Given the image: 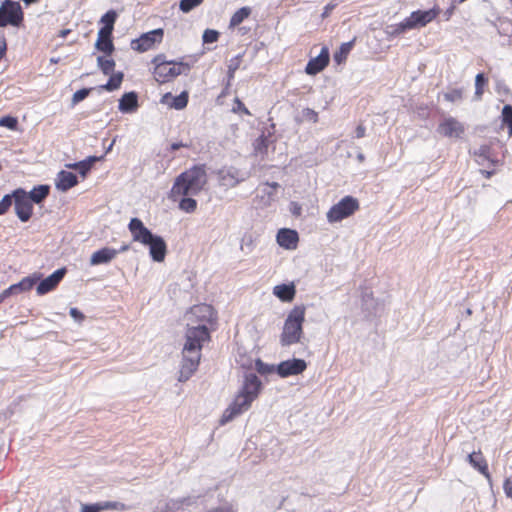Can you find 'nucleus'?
Wrapping results in <instances>:
<instances>
[{
  "mask_svg": "<svg viewBox=\"0 0 512 512\" xmlns=\"http://www.w3.org/2000/svg\"><path fill=\"white\" fill-rule=\"evenodd\" d=\"M186 326V342L183 348V360L179 375V381L181 382L188 380L196 371L203 343L210 338L207 326L203 324Z\"/></svg>",
  "mask_w": 512,
  "mask_h": 512,
  "instance_id": "1",
  "label": "nucleus"
},
{
  "mask_svg": "<svg viewBox=\"0 0 512 512\" xmlns=\"http://www.w3.org/2000/svg\"><path fill=\"white\" fill-rule=\"evenodd\" d=\"M133 240L149 247V254L153 261L162 262L165 258L167 246L164 239L153 234L139 218H132L128 224Z\"/></svg>",
  "mask_w": 512,
  "mask_h": 512,
  "instance_id": "2",
  "label": "nucleus"
},
{
  "mask_svg": "<svg viewBox=\"0 0 512 512\" xmlns=\"http://www.w3.org/2000/svg\"><path fill=\"white\" fill-rule=\"evenodd\" d=\"M207 182L206 171L202 166H194L181 173L171 189L173 197L197 195Z\"/></svg>",
  "mask_w": 512,
  "mask_h": 512,
  "instance_id": "3",
  "label": "nucleus"
},
{
  "mask_svg": "<svg viewBox=\"0 0 512 512\" xmlns=\"http://www.w3.org/2000/svg\"><path fill=\"white\" fill-rule=\"evenodd\" d=\"M305 320V308L302 306L294 307L285 319L282 333L280 335V344L290 346L301 341L303 336V323Z\"/></svg>",
  "mask_w": 512,
  "mask_h": 512,
  "instance_id": "4",
  "label": "nucleus"
},
{
  "mask_svg": "<svg viewBox=\"0 0 512 512\" xmlns=\"http://www.w3.org/2000/svg\"><path fill=\"white\" fill-rule=\"evenodd\" d=\"M359 209V202L352 196H345L326 213L329 223H337L353 215Z\"/></svg>",
  "mask_w": 512,
  "mask_h": 512,
  "instance_id": "5",
  "label": "nucleus"
},
{
  "mask_svg": "<svg viewBox=\"0 0 512 512\" xmlns=\"http://www.w3.org/2000/svg\"><path fill=\"white\" fill-rule=\"evenodd\" d=\"M23 21V11L19 2L5 0L0 6V27H18Z\"/></svg>",
  "mask_w": 512,
  "mask_h": 512,
  "instance_id": "6",
  "label": "nucleus"
},
{
  "mask_svg": "<svg viewBox=\"0 0 512 512\" xmlns=\"http://www.w3.org/2000/svg\"><path fill=\"white\" fill-rule=\"evenodd\" d=\"M215 319L214 309L208 304L195 305L185 314L186 325L207 326Z\"/></svg>",
  "mask_w": 512,
  "mask_h": 512,
  "instance_id": "7",
  "label": "nucleus"
},
{
  "mask_svg": "<svg viewBox=\"0 0 512 512\" xmlns=\"http://www.w3.org/2000/svg\"><path fill=\"white\" fill-rule=\"evenodd\" d=\"M217 180L220 186L229 189L237 186L248 178V174L234 166H224L217 172Z\"/></svg>",
  "mask_w": 512,
  "mask_h": 512,
  "instance_id": "8",
  "label": "nucleus"
},
{
  "mask_svg": "<svg viewBox=\"0 0 512 512\" xmlns=\"http://www.w3.org/2000/svg\"><path fill=\"white\" fill-rule=\"evenodd\" d=\"M184 70H189V66L183 63L167 61L158 63L154 69V78L158 82H167L170 79L180 75Z\"/></svg>",
  "mask_w": 512,
  "mask_h": 512,
  "instance_id": "9",
  "label": "nucleus"
},
{
  "mask_svg": "<svg viewBox=\"0 0 512 512\" xmlns=\"http://www.w3.org/2000/svg\"><path fill=\"white\" fill-rule=\"evenodd\" d=\"M254 400L242 393H238L233 403L224 411L220 423L222 425L231 421L237 415L248 410Z\"/></svg>",
  "mask_w": 512,
  "mask_h": 512,
  "instance_id": "10",
  "label": "nucleus"
},
{
  "mask_svg": "<svg viewBox=\"0 0 512 512\" xmlns=\"http://www.w3.org/2000/svg\"><path fill=\"white\" fill-rule=\"evenodd\" d=\"M15 213L22 222H27L32 215L33 203L25 190L19 188L13 192Z\"/></svg>",
  "mask_w": 512,
  "mask_h": 512,
  "instance_id": "11",
  "label": "nucleus"
},
{
  "mask_svg": "<svg viewBox=\"0 0 512 512\" xmlns=\"http://www.w3.org/2000/svg\"><path fill=\"white\" fill-rule=\"evenodd\" d=\"M163 29L157 28L149 32L143 33L138 39L131 43L132 49L145 52L151 49L156 43H160L163 39Z\"/></svg>",
  "mask_w": 512,
  "mask_h": 512,
  "instance_id": "12",
  "label": "nucleus"
},
{
  "mask_svg": "<svg viewBox=\"0 0 512 512\" xmlns=\"http://www.w3.org/2000/svg\"><path fill=\"white\" fill-rule=\"evenodd\" d=\"M438 15V11L436 9L429 10H417L410 14L409 17L404 19V27H408L409 30L424 27L431 21H433Z\"/></svg>",
  "mask_w": 512,
  "mask_h": 512,
  "instance_id": "13",
  "label": "nucleus"
},
{
  "mask_svg": "<svg viewBox=\"0 0 512 512\" xmlns=\"http://www.w3.org/2000/svg\"><path fill=\"white\" fill-rule=\"evenodd\" d=\"M307 367V363L303 359L293 358L280 362L276 366L277 374L286 378L293 375L301 374Z\"/></svg>",
  "mask_w": 512,
  "mask_h": 512,
  "instance_id": "14",
  "label": "nucleus"
},
{
  "mask_svg": "<svg viewBox=\"0 0 512 512\" xmlns=\"http://www.w3.org/2000/svg\"><path fill=\"white\" fill-rule=\"evenodd\" d=\"M437 132L448 138H460L464 132V125L454 117L445 118L438 126Z\"/></svg>",
  "mask_w": 512,
  "mask_h": 512,
  "instance_id": "15",
  "label": "nucleus"
},
{
  "mask_svg": "<svg viewBox=\"0 0 512 512\" xmlns=\"http://www.w3.org/2000/svg\"><path fill=\"white\" fill-rule=\"evenodd\" d=\"M66 274L65 268H60L54 271L51 275L41 280L36 288L38 295H44L53 289L60 283Z\"/></svg>",
  "mask_w": 512,
  "mask_h": 512,
  "instance_id": "16",
  "label": "nucleus"
},
{
  "mask_svg": "<svg viewBox=\"0 0 512 512\" xmlns=\"http://www.w3.org/2000/svg\"><path fill=\"white\" fill-rule=\"evenodd\" d=\"M261 387L262 383L256 374L246 373L239 392L255 400L261 391Z\"/></svg>",
  "mask_w": 512,
  "mask_h": 512,
  "instance_id": "17",
  "label": "nucleus"
},
{
  "mask_svg": "<svg viewBox=\"0 0 512 512\" xmlns=\"http://www.w3.org/2000/svg\"><path fill=\"white\" fill-rule=\"evenodd\" d=\"M329 63V50L323 47L318 56L311 58L306 65L305 72L308 75H316L322 71Z\"/></svg>",
  "mask_w": 512,
  "mask_h": 512,
  "instance_id": "18",
  "label": "nucleus"
},
{
  "mask_svg": "<svg viewBox=\"0 0 512 512\" xmlns=\"http://www.w3.org/2000/svg\"><path fill=\"white\" fill-rule=\"evenodd\" d=\"M467 461L469 464L476 469L479 473H481L487 481L491 484V475L488 471V465L486 460L484 459L482 453L480 451H473L467 455Z\"/></svg>",
  "mask_w": 512,
  "mask_h": 512,
  "instance_id": "19",
  "label": "nucleus"
},
{
  "mask_svg": "<svg viewBox=\"0 0 512 512\" xmlns=\"http://www.w3.org/2000/svg\"><path fill=\"white\" fill-rule=\"evenodd\" d=\"M41 275L39 273H34L30 276L23 278L20 282L11 285L7 290H5L4 295L16 294L22 291H28L32 289V287L40 280Z\"/></svg>",
  "mask_w": 512,
  "mask_h": 512,
  "instance_id": "20",
  "label": "nucleus"
},
{
  "mask_svg": "<svg viewBox=\"0 0 512 512\" xmlns=\"http://www.w3.org/2000/svg\"><path fill=\"white\" fill-rule=\"evenodd\" d=\"M78 183L77 176L69 171L61 170L55 179V186L59 191L66 192Z\"/></svg>",
  "mask_w": 512,
  "mask_h": 512,
  "instance_id": "21",
  "label": "nucleus"
},
{
  "mask_svg": "<svg viewBox=\"0 0 512 512\" xmlns=\"http://www.w3.org/2000/svg\"><path fill=\"white\" fill-rule=\"evenodd\" d=\"M298 234L296 231L283 228L277 233V243L285 249H294L297 246Z\"/></svg>",
  "mask_w": 512,
  "mask_h": 512,
  "instance_id": "22",
  "label": "nucleus"
},
{
  "mask_svg": "<svg viewBox=\"0 0 512 512\" xmlns=\"http://www.w3.org/2000/svg\"><path fill=\"white\" fill-rule=\"evenodd\" d=\"M118 251L113 248L104 247L95 251L90 258L91 265L107 264L116 257Z\"/></svg>",
  "mask_w": 512,
  "mask_h": 512,
  "instance_id": "23",
  "label": "nucleus"
},
{
  "mask_svg": "<svg viewBox=\"0 0 512 512\" xmlns=\"http://www.w3.org/2000/svg\"><path fill=\"white\" fill-rule=\"evenodd\" d=\"M138 107V96L135 92L125 93L119 100L118 108L122 113H131Z\"/></svg>",
  "mask_w": 512,
  "mask_h": 512,
  "instance_id": "24",
  "label": "nucleus"
},
{
  "mask_svg": "<svg viewBox=\"0 0 512 512\" xmlns=\"http://www.w3.org/2000/svg\"><path fill=\"white\" fill-rule=\"evenodd\" d=\"M162 103L168 104L170 107L176 110H181L187 106L188 93L184 91L175 97H173L170 93H166L162 98Z\"/></svg>",
  "mask_w": 512,
  "mask_h": 512,
  "instance_id": "25",
  "label": "nucleus"
},
{
  "mask_svg": "<svg viewBox=\"0 0 512 512\" xmlns=\"http://www.w3.org/2000/svg\"><path fill=\"white\" fill-rule=\"evenodd\" d=\"M273 294L280 300L289 302L295 296V287L293 284L276 285L273 289Z\"/></svg>",
  "mask_w": 512,
  "mask_h": 512,
  "instance_id": "26",
  "label": "nucleus"
},
{
  "mask_svg": "<svg viewBox=\"0 0 512 512\" xmlns=\"http://www.w3.org/2000/svg\"><path fill=\"white\" fill-rule=\"evenodd\" d=\"M50 192V187L48 185H39L34 187L28 194L29 200L32 203L39 204L41 203Z\"/></svg>",
  "mask_w": 512,
  "mask_h": 512,
  "instance_id": "27",
  "label": "nucleus"
},
{
  "mask_svg": "<svg viewBox=\"0 0 512 512\" xmlns=\"http://www.w3.org/2000/svg\"><path fill=\"white\" fill-rule=\"evenodd\" d=\"M355 40H351L345 43H342L339 49L334 53L333 59L337 64L343 63L346 59L349 53L351 52L353 46H354Z\"/></svg>",
  "mask_w": 512,
  "mask_h": 512,
  "instance_id": "28",
  "label": "nucleus"
},
{
  "mask_svg": "<svg viewBox=\"0 0 512 512\" xmlns=\"http://www.w3.org/2000/svg\"><path fill=\"white\" fill-rule=\"evenodd\" d=\"M473 154L479 165L484 166L486 162H492L490 160V147L487 145L480 146L478 149L474 150Z\"/></svg>",
  "mask_w": 512,
  "mask_h": 512,
  "instance_id": "29",
  "label": "nucleus"
},
{
  "mask_svg": "<svg viewBox=\"0 0 512 512\" xmlns=\"http://www.w3.org/2000/svg\"><path fill=\"white\" fill-rule=\"evenodd\" d=\"M123 73L117 72L115 74H112L108 80V82L104 85H102L100 88L107 90V91H114L118 89L123 81Z\"/></svg>",
  "mask_w": 512,
  "mask_h": 512,
  "instance_id": "30",
  "label": "nucleus"
},
{
  "mask_svg": "<svg viewBox=\"0 0 512 512\" xmlns=\"http://www.w3.org/2000/svg\"><path fill=\"white\" fill-rule=\"evenodd\" d=\"M249 7H242L237 10L230 19V26L235 27L241 24L249 15H250Z\"/></svg>",
  "mask_w": 512,
  "mask_h": 512,
  "instance_id": "31",
  "label": "nucleus"
},
{
  "mask_svg": "<svg viewBox=\"0 0 512 512\" xmlns=\"http://www.w3.org/2000/svg\"><path fill=\"white\" fill-rule=\"evenodd\" d=\"M97 64H98V67L101 69V71L105 75L112 74L113 71H114V68H115V61L114 60H112V59H105L102 56H98L97 57Z\"/></svg>",
  "mask_w": 512,
  "mask_h": 512,
  "instance_id": "32",
  "label": "nucleus"
},
{
  "mask_svg": "<svg viewBox=\"0 0 512 512\" xmlns=\"http://www.w3.org/2000/svg\"><path fill=\"white\" fill-rule=\"evenodd\" d=\"M502 123L508 126L509 135L512 136V106L504 105L501 113Z\"/></svg>",
  "mask_w": 512,
  "mask_h": 512,
  "instance_id": "33",
  "label": "nucleus"
},
{
  "mask_svg": "<svg viewBox=\"0 0 512 512\" xmlns=\"http://www.w3.org/2000/svg\"><path fill=\"white\" fill-rule=\"evenodd\" d=\"M117 19V13L114 10L107 11L102 17L100 22L103 24V27L110 29L113 31L114 23Z\"/></svg>",
  "mask_w": 512,
  "mask_h": 512,
  "instance_id": "34",
  "label": "nucleus"
},
{
  "mask_svg": "<svg viewBox=\"0 0 512 512\" xmlns=\"http://www.w3.org/2000/svg\"><path fill=\"white\" fill-rule=\"evenodd\" d=\"M179 208L187 213H192L197 208V201L191 197H183L179 202Z\"/></svg>",
  "mask_w": 512,
  "mask_h": 512,
  "instance_id": "35",
  "label": "nucleus"
},
{
  "mask_svg": "<svg viewBox=\"0 0 512 512\" xmlns=\"http://www.w3.org/2000/svg\"><path fill=\"white\" fill-rule=\"evenodd\" d=\"M95 46L99 51H102L106 54H111L114 50L112 39L97 38Z\"/></svg>",
  "mask_w": 512,
  "mask_h": 512,
  "instance_id": "36",
  "label": "nucleus"
},
{
  "mask_svg": "<svg viewBox=\"0 0 512 512\" xmlns=\"http://www.w3.org/2000/svg\"><path fill=\"white\" fill-rule=\"evenodd\" d=\"M255 368L261 375H269L276 372V366L264 363L262 360L257 359L255 361Z\"/></svg>",
  "mask_w": 512,
  "mask_h": 512,
  "instance_id": "37",
  "label": "nucleus"
},
{
  "mask_svg": "<svg viewBox=\"0 0 512 512\" xmlns=\"http://www.w3.org/2000/svg\"><path fill=\"white\" fill-rule=\"evenodd\" d=\"M487 80L482 73H479L475 77V98L479 100L483 95V86L486 84Z\"/></svg>",
  "mask_w": 512,
  "mask_h": 512,
  "instance_id": "38",
  "label": "nucleus"
},
{
  "mask_svg": "<svg viewBox=\"0 0 512 512\" xmlns=\"http://www.w3.org/2000/svg\"><path fill=\"white\" fill-rule=\"evenodd\" d=\"M202 2L203 0H181L179 3V9L184 13H188L201 5Z\"/></svg>",
  "mask_w": 512,
  "mask_h": 512,
  "instance_id": "39",
  "label": "nucleus"
},
{
  "mask_svg": "<svg viewBox=\"0 0 512 512\" xmlns=\"http://www.w3.org/2000/svg\"><path fill=\"white\" fill-rule=\"evenodd\" d=\"M111 506V503L106 502L104 504L96 503V504H85L82 505L81 512H100L104 509H107Z\"/></svg>",
  "mask_w": 512,
  "mask_h": 512,
  "instance_id": "40",
  "label": "nucleus"
},
{
  "mask_svg": "<svg viewBox=\"0 0 512 512\" xmlns=\"http://www.w3.org/2000/svg\"><path fill=\"white\" fill-rule=\"evenodd\" d=\"M267 147H268V139L263 135L258 137L254 142L255 152L257 154H261V155L265 154Z\"/></svg>",
  "mask_w": 512,
  "mask_h": 512,
  "instance_id": "41",
  "label": "nucleus"
},
{
  "mask_svg": "<svg viewBox=\"0 0 512 512\" xmlns=\"http://www.w3.org/2000/svg\"><path fill=\"white\" fill-rule=\"evenodd\" d=\"M17 125H18V120H17V118H15L13 116H4L0 119L1 127H6L10 130H16Z\"/></svg>",
  "mask_w": 512,
  "mask_h": 512,
  "instance_id": "42",
  "label": "nucleus"
},
{
  "mask_svg": "<svg viewBox=\"0 0 512 512\" xmlns=\"http://www.w3.org/2000/svg\"><path fill=\"white\" fill-rule=\"evenodd\" d=\"M219 38V32L213 29H206L203 33L202 39L203 42L208 43H214Z\"/></svg>",
  "mask_w": 512,
  "mask_h": 512,
  "instance_id": "43",
  "label": "nucleus"
},
{
  "mask_svg": "<svg viewBox=\"0 0 512 512\" xmlns=\"http://www.w3.org/2000/svg\"><path fill=\"white\" fill-rule=\"evenodd\" d=\"M407 30H409V28L408 27H404V20H403L399 24L389 26L387 28V33L390 36H396V35H399V34H402V33L406 32Z\"/></svg>",
  "mask_w": 512,
  "mask_h": 512,
  "instance_id": "44",
  "label": "nucleus"
},
{
  "mask_svg": "<svg viewBox=\"0 0 512 512\" xmlns=\"http://www.w3.org/2000/svg\"><path fill=\"white\" fill-rule=\"evenodd\" d=\"M445 100L449 102H458L462 100L463 94L461 89H454L444 94Z\"/></svg>",
  "mask_w": 512,
  "mask_h": 512,
  "instance_id": "45",
  "label": "nucleus"
},
{
  "mask_svg": "<svg viewBox=\"0 0 512 512\" xmlns=\"http://www.w3.org/2000/svg\"><path fill=\"white\" fill-rule=\"evenodd\" d=\"M14 200L13 193L5 195L0 201V215H3L9 207L12 205Z\"/></svg>",
  "mask_w": 512,
  "mask_h": 512,
  "instance_id": "46",
  "label": "nucleus"
},
{
  "mask_svg": "<svg viewBox=\"0 0 512 512\" xmlns=\"http://www.w3.org/2000/svg\"><path fill=\"white\" fill-rule=\"evenodd\" d=\"M90 93V89L88 88H82L80 90H77L72 97V103L77 104L84 100Z\"/></svg>",
  "mask_w": 512,
  "mask_h": 512,
  "instance_id": "47",
  "label": "nucleus"
},
{
  "mask_svg": "<svg viewBox=\"0 0 512 512\" xmlns=\"http://www.w3.org/2000/svg\"><path fill=\"white\" fill-rule=\"evenodd\" d=\"M240 56H236L230 60L228 65V78L233 79L235 71L239 68Z\"/></svg>",
  "mask_w": 512,
  "mask_h": 512,
  "instance_id": "48",
  "label": "nucleus"
},
{
  "mask_svg": "<svg viewBox=\"0 0 512 512\" xmlns=\"http://www.w3.org/2000/svg\"><path fill=\"white\" fill-rule=\"evenodd\" d=\"M503 489L507 497L512 498V479L507 478L504 481Z\"/></svg>",
  "mask_w": 512,
  "mask_h": 512,
  "instance_id": "49",
  "label": "nucleus"
},
{
  "mask_svg": "<svg viewBox=\"0 0 512 512\" xmlns=\"http://www.w3.org/2000/svg\"><path fill=\"white\" fill-rule=\"evenodd\" d=\"M69 314L75 321H81L84 318L83 313L75 307L70 308Z\"/></svg>",
  "mask_w": 512,
  "mask_h": 512,
  "instance_id": "50",
  "label": "nucleus"
},
{
  "mask_svg": "<svg viewBox=\"0 0 512 512\" xmlns=\"http://www.w3.org/2000/svg\"><path fill=\"white\" fill-rule=\"evenodd\" d=\"M235 104H236V106L233 108L234 112H243L244 114H247V115L250 114L249 110L245 107V105L239 99L235 100Z\"/></svg>",
  "mask_w": 512,
  "mask_h": 512,
  "instance_id": "51",
  "label": "nucleus"
},
{
  "mask_svg": "<svg viewBox=\"0 0 512 512\" xmlns=\"http://www.w3.org/2000/svg\"><path fill=\"white\" fill-rule=\"evenodd\" d=\"M304 116L308 119V120H311L312 122H317L318 120V114L310 109V108H307L304 110Z\"/></svg>",
  "mask_w": 512,
  "mask_h": 512,
  "instance_id": "52",
  "label": "nucleus"
},
{
  "mask_svg": "<svg viewBox=\"0 0 512 512\" xmlns=\"http://www.w3.org/2000/svg\"><path fill=\"white\" fill-rule=\"evenodd\" d=\"M78 172L82 177H85L87 173L90 171L91 167H89L85 162L79 161L78 162Z\"/></svg>",
  "mask_w": 512,
  "mask_h": 512,
  "instance_id": "53",
  "label": "nucleus"
},
{
  "mask_svg": "<svg viewBox=\"0 0 512 512\" xmlns=\"http://www.w3.org/2000/svg\"><path fill=\"white\" fill-rule=\"evenodd\" d=\"M112 30L110 29H107L105 27H102L99 31H98V37L97 38H101V39H111V35H112Z\"/></svg>",
  "mask_w": 512,
  "mask_h": 512,
  "instance_id": "54",
  "label": "nucleus"
},
{
  "mask_svg": "<svg viewBox=\"0 0 512 512\" xmlns=\"http://www.w3.org/2000/svg\"><path fill=\"white\" fill-rule=\"evenodd\" d=\"M103 156L97 157V156H89L86 159L82 160L85 162L89 167H92L93 164L99 160H101Z\"/></svg>",
  "mask_w": 512,
  "mask_h": 512,
  "instance_id": "55",
  "label": "nucleus"
},
{
  "mask_svg": "<svg viewBox=\"0 0 512 512\" xmlns=\"http://www.w3.org/2000/svg\"><path fill=\"white\" fill-rule=\"evenodd\" d=\"M365 127L363 125H358L356 130H355V137L356 138H362L365 136Z\"/></svg>",
  "mask_w": 512,
  "mask_h": 512,
  "instance_id": "56",
  "label": "nucleus"
},
{
  "mask_svg": "<svg viewBox=\"0 0 512 512\" xmlns=\"http://www.w3.org/2000/svg\"><path fill=\"white\" fill-rule=\"evenodd\" d=\"M7 46L5 40L0 41V60L4 56L6 52Z\"/></svg>",
  "mask_w": 512,
  "mask_h": 512,
  "instance_id": "57",
  "label": "nucleus"
},
{
  "mask_svg": "<svg viewBox=\"0 0 512 512\" xmlns=\"http://www.w3.org/2000/svg\"><path fill=\"white\" fill-rule=\"evenodd\" d=\"M208 512H234L231 507H220L216 509H212Z\"/></svg>",
  "mask_w": 512,
  "mask_h": 512,
  "instance_id": "58",
  "label": "nucleus"
},
{
  "mask_svg": "<svg viewBox=\"0 0 512 512\" xmlns=\"http://www.w3.org/2000/svg\"><path fill=\"white\" fill-rule=\"evenodd\" d=\"M180 147H186V145L183 144L182 142H176V143L171 144L172 151H175V150L179 149Z\"/></svg>",
  "mask_w": 512,
  "mask_h": 512,
  "instance_id": "59",
  "label": "nucleus"
},
{
  "mask_svg": "<svg viewBox=\"0 0 512 512\" xmlns=\"http://www.w3.org/2000/svg\"><path fill=\"white\" fill-rule=\"evenodd\" d=\"M264 186L267 188H270L272 190H276L279 187V184L277 182H272V183L267 182L264 184Z\"/></svg>",
  "mask_w": 512,
  "mask_h": 512,
  "instance_id": "60",
  "label": "nucleus"
},
{
  "mask_svg": "<svg viewBox=\"0 0 512 512\" xmlns=\"http://www.w3.org/2000/svg\"><path fill=\"white\" fill-rule=\"evenodd\" d=\"M274 191H275V190H272V189L267 188V187H265V186H264V188H263V192H264V193H265L269 198H270V197H272V196L274 195Z\"/></svg>",
  "mask_w": 512,
  "mask_h": 512,
  "instance_id": "61",
  "label": "nucleus"
},
{
  "mask_svg": "<svg viewBox=\"0 0 512 512\" xmlns=\"http://www.w3.org/2000/svg\"><path fill=\"white\" fill-rule=\"evenodd\" d=\"M78 162L76 163H69V164H66V167L69 168V169H74V170H78Z\"/></svg>",
  "mask_w": 512,
  "mask_h": 512,
  "instance_id": "62",
  "label": "nucleus"
},
{
  "mask_svg": "<svg viewBox=\"0 0 512 512\" xmlns=\"http://www.w3.org/2000/svg\"><path fill=\"white\" fill-rule=\"evenodd\" d=\"M153 62L157 65L158 63L165 62V61L163 60V56L158 55L154 58Z\"/></svg>",
  "mask_w": 512,
  "mask_h": 512,
  "instance_id": "63",
  "label": "nucleus"
},
{
  "mask_svg": "<svg viewBox=\"0 0 512 512\" xmlns=\"http://www.w3.org/2000/svg\"><path fill=\"white\" fill-rule=\"evenodd\" d=\"M481 173L484 174L486 178H490L494 171L481 170Z\"/></svg>",
  "mask_w": 512,
  "mask_h": 512,
  "instance_id": "64",
  "label": "nucleus"
}]
</instances>
